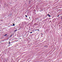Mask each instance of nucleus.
I'll list each match as a JSON object with an SVG mask.
<instances>
[{
  "label": "nucleus",
  "mask_w": 62,
  "mask_h": 62,
  "mask_svg": "<svg viewBox=\"0 0 62 62\" xmlns=\"http://www.w3.org/2000/svg\"><path fill=\"white\" fill-rule=\"evenodd\" d=\"M47 15H48V16L49 17H51V16H50V15L49 14H48Z\"/></svg>",
  "instance_id": "1"
},
{
  "label": "nucleus",
  "mask_w": 62,
  "mask_h": 62,
  "mask_svg": "<svg viewBox=\"0 0 62 62\" xmlns=\"http://www.w3.org/2000/svg\"><path fill=\"white\" fill-rule=\"evenodd\" d=\"M13 26H15V24L14 23H13Z\"/></svg>",
  "instance_id": "2"
},
{
  "label": "nucleus",
  "mask_w": 62,
  "mask_h": 62,
  "mask_svg": "<svg viewBox=\"0 0 62 62\" xmlns=\"http://www.w3.org/2000/svg\"><path fill=\"white\" fill-rule=\"evenodd\" d=\"M25 16V17H27V16L26 15Z\"/></svg>",
  "instance_id": "3"
},
{
  "label": "nucleus",
  "mask_w": 62,
  "mask_h": 62,
  "mask_svg": "<svg viewBox=\"0 0 62 62\" xmlns=\"http://www.w3.org/2000/svg\"><path fill=\"white\" fill-rule=\"evenodd\" d=\"M17 30H15V31H17Z\"/></svg>",
  "instance_id": "4"
},
{
  "label": "nucleus",
  "mask_w": 62,
  "mask_h": 62,
  "mask_svg": "<svg viewBox=\"0 0 62 62\" xmlns=\"http://www.w3.org/2000/svg\"><path fill=\"white\" fill-rule=\"evenodd\" d=\"M6 35H7V34H6L5 35H4V36H6Z\"/></svg>",
  "instance_id": "5"
},
{
  "label": "nucleus",
  "mask_w": 62,
  "mask_h": 62,
  "mask_svg": "<svg viewBox=\"0 0 62 62\" xmlns=\"http://www.w3.org/2000/svg\"><path fill=\"white\" fill-rule=\"evenodd\" d=\"M10 44V42H9V44Z\"/></svg>",
  "instance_id": "6"
},
{
  "label": "nucleus",
  "mask_w": 62,
  "mask_h": 62,
  "mask_svg": "<svg viewBox=\"0 0 62 62\" xmlns=\"http://www.w3.org/2000/svg\"><path fill=\"white\" fill-rule=\"evenodd\" d=\"M30 33H32V32H30Z\"/></svg>",
  "instance_id": "7"
},
{
  "label": "nucleus",
  "mask_w": 62,
  "mask_h": 62,
  "mask_svg": "<svg viewBox=\"0 0 62 62\" xmlns=\"http://www.w3.org/2000/svg\"><path fill=\"white\" fill-rule=\"evenodd\" d=\"M29 19H30V17H29Z\"/></svg>",
  "instance_id": "8"
}]
</instances>
